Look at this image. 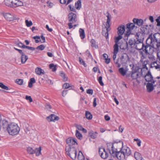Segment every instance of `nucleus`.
I'll list each match as a JSON object with an SVG mask.
<instances>
[{
  "label": "nucleus",
  "instance_id": "obj_38",
  "mask_svg": "<svg viewBox=\"0 0 160 160\" xmlns=\"http://www.w3.org/2000/svg\"><path fill=\"white\" fill-rule=\"evenodd\" d=\"M90 42L91 44V46L92 47L95 48L98 47V46L96 44V41L94 39H92Z\"/></svg>",
  "mask_w": 160,
  "mask_h": 160
},
{
  "label": "nucleus",
  "instance_id": "obj_35",
  "mask_svg": "<svg viewBox=\"0 0 160 160\" xmlns=\"http://www.w3.org/2000/svg\"><path fill=\"white\" fill-rule=\"evenodd\" d=\"M119 72L123 76H125L126 73V71L123 68H121L119 69Z\"/></svg>",
  "mask_w": 160,
  "mask_h": 160
},
{
  "label": "nucleus",
  "instance_id": "obj_2",
  "mask_svg": "<svg viewBox=\"0 0 160 160\" xmlns=\"http://www.w3.org/2000/svg\"><path fill=\"white\" fill-rule=\"evenodd\" d=\"M159 35L157 33L154 34L152 37L150 38V45L153 49H155L157 51L160 50V40L158 38Z\"/></svg>",
  "mask_w": 160,
  "mask_h": 160
},
{
  "label": "nucleus",
  "instance_id": "obj_60",
  "mask_svg": "<svg viewBox=\"0 0 160 160\" xmlns=\"http://www.w3.org/2000/svg\"><path fill=\"white\" fill-rule=\"evenodd\" d=\"M68 7H69L71 11L73 12L75 11V9L74 8L73 6H72L71 5H69Z\"/></svg>",
  "mask_w": 160,
  "mask_h": 160
},
{
  "label": "nucleus",
  "instance_id": "obj_37",
  "mask_svg": "<svg viewBox=\"0 0 160 160\" xmlns=\"http://www.w3.org/2000/svg\"><path fill=\"white\" fill-rule=\"evenodd\" d=\"M60 75L62 77V78L63 79V80L64 81L66 82L68 80V78L66 76L65 73H63L62 72H61L60 73Z\"/></svg>",
  "mask_w": 160,
  "mask_h": 160
},
{
  "label": "nucleus",
  "instance_id": "obj_5",
  "mask_svg": "<svg viewBox=\"0 0 160 160\" xmlns=\"http://www.w3.org/2000/svg\"><path fill=\"white\" fill-rule=\"evenodd\" d=\"M107 15L106 17L107 18V22L105 24V28L106 29V32L105 33V36L106 37L107 39L108 38L109 33L108 32L111 30L110 22L112 19V16L111 14L108 12H107Z\"/></svg>",
  "mask_w": 160,
  "mask_h": 160
},
{
  "label": "nucleus",
  "instance_id": "obj_57",
  "mask_svg": "<svg viewBox=\"0 0 160 160\" xmlns=\"http://www.w3.org/2000/svg\"><path fill=\"white\" fill-rule=\"evenodd\" d=\"M76 127L78 130L81 131L82 130L83 128L81 125H77Z\"/></svg>",
  "mask_w": 160,
  "mask_h": 160
},
{
  "label": "nucleus",
  "instance_id": "obj_15",
  "mask_svg": "<svg viewBox=\"0 0 160 160\" xmlns=\"http://www.w3.org/2000/svg\"><path fill=\"white\" fill-rule=\"evenodd\" d=\"M23 5V2L22 1L19 0H12V8H16Z\"/></svg>",
  "mask_w": 160,
  "mask_h": 160
},
{
  "label": "nucleus",
  "instance_id": "obj_4",
  "mask_svg": "<svg viewBox=\"0 0 160 160\" xmlns=\"http://www.w3.org/2000/svg\"><path fill=\"white\" fill-rule=\"evenodd\" d=\"M65 151L66 154L68 155L72 159L75 160L77 157V150L73 147H71L69 146H66Z\"/></svg>",
  "mask_w": 160,
  "mask_h": 160
},
{
  "label": "nucleus",
  "instance_id": "obj_24",
  "mask_svg": "<svg viewBox=\"0 0 160 160\" xmlns=\"http://www.w3.org/2000/svg\"><path fill=\"white\" fill-rule=\"evenodd\" d=\"M136 43V41L134 38L130 39L128 41V44L132 47H135Z\"/></svg>",
  "mask_w": 160,
  "mask_h": 160
},
{
  "label": "nucleus",
  "instance_id": "obj_48",
  "mask_svg": "<svg viewBox=\"0 0 160 160\" xmlns=\"http://www.w3.org/2000/svg\"><path fill=\"white\" fill-rule=\"evenodd\" d=\"M79 60L80 63L83 65L85 67H86L87 66V65L85 63L84 61L81 58H79Z\"/></svg>",
  "mask_w": 160,
  "mask_h": 160
},
{
  "label": "nucleus",
  "instance_id": "obj_58",
  "mask_svg": "<svg viewBox=\"0 0 160 160\" xmlns=\"http://www.w3.org/2000/svg\"><path fill=\"white\" fill-rule=\"evenodd\" d=\"M96 101H97V98H94L93 99V107H96L97 105Z\"/></svg>",
  "mask_w": 160,
  "mask_h": 160
},
{
  "label": "nucleus",
  "instance_id": "obj_46",
  "mask_svg": "<svg viewBox=\"0 0 160 160\" xmlns=\"http://www.w3.org/2000/svg\"><path fill=\"white\" fill-rule=\"evenodd\" d=\"M98 80L101 86H103L104 85V83L102 81V76L99 77Z\"/></svg>",
  "mask_w": 160,
  "mask_h": 160
},
{
  "label": "nucleus",
  "instance_id": "obj_17",
  "mask_svg": "<svg viewBox=\"0 0 160 160\" xmlns=\"http://www.w3.org/2000/svg\"><path fill=\"white\" fill-rule=\"evenodd\" d=\"M146 81L148 82H152L153 81V77L150 71H148L146 75L144 76Z\"/></svg>",
  "mask_w": 160,
  "mask_h": 160
},
{
  "label": "nucleus",
  "instance_id": "obj_14",
  "mask_svg": "<svg viewBox=\"0 0 160 160\" xmlns=\"http://www.w3.org/2000/svg\"><path fill=\"white\" fill-rule=\"evenodd\" d=\"M121 150L125 156H129L131 153L130 148L126 146L122 147Z\"/></svg>",
  "mask_w": 160,
  "mask_h": 160
},
{
  "label": "nucleus",
  "instance_id": "obj_50",
  "mask_svg": "<svg viewBox=\"0 0 160 160\" xmlns=\"http://www.w3.org/2000/svg\"><path fill=\"white\" fill-rule=\"evenodd\" d=\"M33 39H35V42L38 43L40 42V37L39 36H37L33 37Z\"/></svg>",
  "mask_w": 160,
  "mask_h": 160
},
{
  "label": "nucleus",
  "instance_id": "obj_26",
  "mask_svg": "<svg viewBox=\"0 0 160 160\" xmlns=\"http://www.w3.org/2000/svg\"><path fill=\"white\" fill-rule=\"evenodd\" d=\"M134 157L137 160H142L143 158L141 154L138 152H135L134 153Z\"/></svg>",
  "mask_w": 160,
  "mask_h": 160
},
{
  "label": "nucleus",
  "instance_id": "obj_21",
  "mask_svg": "<svg viewBox=\"0 0 160 160\" xmlns=\"http://www.w3.org/2000/svg\"><path fill=\"white\" fill-rule=\"evenodd\" d=\"M80 37L82 39H83L85 37V34L83 29L80 28L79 30Z\"/></svg>",
  "mask_w": 160,
  "mask_h": 160
},
{
  "label": "nucleus",
  "instance_id": "obj_54",
  "mask_svg": "<svg viewBox=\"0 0 160 160\" xmlns=\"http://www.w3.org/2000/svg\"><path fill=\"white\" fill-rule=\"evenodd\" d=\"M86 92L88 94L92 95L93 93V91L92 89H88L87 90Z\"/></svg>",
  "mask_w": 160,
  "mask_h": 160
},
{
  "label": "nucleus",
  "instance_id": "obj_16",
  "mask_svg": "<svg viewBox=\"0 0 160 160\" xmlns=\"http://www.w3.org/2000/svg\"><path fill=\"white\" fill-rule=\"evenodd\" d=\"M59 118L54 114H52L47 117V119L48 122L55 121L59 120Z\"/></svg>",
  "mask_w": 160,
  "mask_h": 160
},
{
  "label": "nucleus",
  "instance_id": "obj_49",
  "mask_svg": "<svg viewBox=\"0 0 160 160\" xmlns=\"http://www.w3.org/2000/svg\"><path fill=\"white\" fill-rule=\"evenodd\" d=\"M45 48V47L43 45H41L37 47L36 48V49L38 50H43Z\"/></svg>",
  "mask_w": 160,
  "mask_h": 160
},
{
  "label": "nucleus",
  "instance_id": "obj_22",
  "mask_svg": "<svg viewBox=\"0 0 160 160\" xmlns=\"http://www.w3.org/2000/svg\"><path fill=\"white\" fill-rule=\"evenodd\" d=\"M21 62L22 64L25 63L28 59V57L25 55L24 53L21 54Z\"/></svg>",
  "mask_w": 160,
  "mask_h": 160
},
{
  "label": "nucleus",
  "instance_id": "obj_28",
  "mask_svg": "<svg viewBox=\"0 0 160 160\" xmlns=\"http://www.w3.org/2000/svg\"><path fill=\"white\" fill-rule=\"evenodd\" d=\"M75 8L77 9H80L81 7V0H78L75 4Z\"/></svg>",
  "mask_w": 160,
  "mask_h": 160
},
{
  "label": "nucleus",
  "instance_id": "obj_42",
  "mask_svg": "<svg viewBox=\"0 0 160 160\" xmlns=\"http://www.w3.org/2000/svg\"><path fill=\"white\" fill-rule=\"evenodd\" d=\"M23 82V81L22 79H17L16 80V82L18 84L20 85H22Z\"/></svg>",
  "mask_w": 160,
  "mask_h": 160
},
{
  "label": "nucleus",
  "instance_id": "obj_51",
  "mask_svg": "<svg viewBox=\"0 0 160 160\" xmlns=\"http://www.w3.org/2000/svg\"><path fill=\"white\" fill-rule=\"evenodd\" d=\"M134 140L137 142V144L138 147H140L141 146V141L140 139L138 138H135L134 139Z\"/></svg>",
  "mask_w": 160,
  "mask_h": 160
},
{
  "label": "nucleus",
  "instance_id": "obj_31",
  "mask_svg": "<svg viewBox=\"0 0 160 160\" xmlns=\"http://www.w3.org/2000/svg\"><path fill=\"white\" fill-rule=\"evenodd\" d=\"M78 158V160H85L84 155L80 151L79 152Z\"/></svg>",
  "mask_w": 160,
  "mask_h": 160
},
{
  "label": "nucleus",
  "instance_id": "obj_39",
  "mask_svg": "<svg viewBox=\"0 0 160 160\" xmlns=\"http://www.w3.org/2000/svg\"><path fill=\"white\" fill-rule=\"evenodd\" d=\"M41 147H40L39 148H36V150H35V153H36V156H38L41 154Z\"/></svg>",
  "mask_w": 160,
  "mask_h": 160
},
{
  "label": "nucleus",
  "instance_id": "obj_64",
  "mask_svg": "<svg viewBox=\"0 0 160 160\" xmlns=\"http://www.w3.org/2000/svg\"><path fill=\"white\" fill-rule=\"evenodd\" d=\"M17 45L18 46L22 48V46L23 45H25L23 43H22L21 42H19L18 44Z\"/></svg>",
  "mask_w": 160,
  "mask_h": 160
},
{
  "label": "nucleus",
  "instance_id": "obj_19",
  "mask_svg": "<svg viewBox=\"0 0 160 160\" xmlns=\"http://www.w3.org/2000/svg\"><path fill=\"white\" fill-rule=\"evenodd\" d=\"M133 23L139 26H142L143 24V21L142 19H138L136 18H134L133 19Z\"/></svg>",
  "mask_w": 160,
  "mask_h": 160
},
{
  "label": "nucleus",
  "instance_id": "obj_30",
  "mask_svg": "<svg viewBox=\"0 0 160 160\" xmlns=\"http://www.w3.org/2000/svg\"><path fill=\"white\" fill-rule=\"evenodd\" d=\"M5 3L6 6L12 8V0H5Z\"/></svg>",
  "mask_w": 160,
  "mask_h": 160
},
{
  "label": "nucleus",
  "instance_id": "obj_62",
  "mask_svg": "<svg viewBox=\"0 0 160 160\" xmlns=\"http://www.w3.org/2000/svg\"><path fill=\"white\" fill-rule=\"evenodd\" d=\"M30 82H32V84H33L35 83L36 81L35 78H31L30 79Z\"/></svg>",
  "mask_w": 160,
  "mask_h": 160
},
{
  "label": "nucleus",
  "instance_id": "obj_23",
  "mask_svg": "<svg viewBox=\"0 0 160 160\" xmlns=\"http://www.w3.org/2000/svg\"><path fill=\"white\" fill-rule=\"evenodd\" d=\"M98 132H94L92 131H90L88 133V134L90 137L92 139H95L97 137Z\"/></svg>",
  "mask_w": 160,
  "mask_h": 160
},
{
  "label": "nucleus",
  "instance_id": "obj_61",
  "mask_svg": "<svg viewBox=\"0 0 160 160\" xmlns=\"http://www.w3.org/2000/svg\"><path fill=\"white\" fill-rule=\"evenodd\" d=\"M46 28L49 32H51L52 31V29L51 28H49V27L48 25H46Z\"/></svg>",
  "mask_w": 160,
  "mask_h": 160
},
{
  "label": "nucleus",
  "instance_id": "obj_40",
  "mask_svg": "<svg viewBox=\"0 0 160 160\" xmlns=\"http://www.w3.org/2000/svg\"><path fill=\"white\" fill-rule=\"evenodd\" d=\"M118 36L116 37L115 39V42L116 43H118V42L119 40L122 38V35L120 34H118Z\"/></svg>",
  "mask_w": 160,
  "mask_h": 160
},
{
  "label": "nucleus",
  "instance_id": "obj_9",
  "mask_svg": "<svg viewBox=\"0 0 160 160\" xmlns=\"http://www.w3.org/2000/svg\"><path fill=\"white\" fill-rule=\"evenodd\" d=\"M66 142L68 145V146H69L71 147H73L72 146L73 145H78L76 139L73 138L71 137L68 138L67 139Z\"/></svg>",
  "mask_w": 160,
  "mask_h": 160
},
{
  "label": "nucleus",
  "instance_id": "obj_27",
  "mask_svg": "<svg viewBox=\"0 0 160 160\" xmlns=\"http://www.w3.org/2000/svg\"><path fill=\"white\" fill-rule=\"evenodd\" d=\"M135 24L134 23H128L127 24V28L128 31H130L132 30L135 27Z\"/></svg>",
  "mask_w": 160,
  "mask_h": 160
},
{
  "label": "nucleus",
  "instance_id": "obj_41",
  "mask_svg": "<svg viewBox=\"0 0 160 160\" xmlns=\"http://www.w3.org/2000/svg\"><path fill=\"white\" fill-rule=\"evenodd\" d=\"M50 68L52 69L53 72H55L56 70V65H54L53 63L49 65Z\"/></svg>",
  "mask_w": 160,
  "mask_h": 160
},
{
  "label": "nucleus",
  "instance_id": "obj_29",
  "mask_svg": "<svg viewBox=\"0 0 160 160\" xmlns=\"http://www.w3.org/2000/svg\"><path fill=\"white\" fill-rule=\"evenodd\" d=\"M85 116L86 118L88 120H91L92 118V115L91 113L90 112L88 111H86Z\"/></svg>",
  "mask_w": 160,
  "mask_h": 160
},
{
  "label": "nucleus",
  "instance_id": "obj_13",
  "mask_svg": "<svg viewBox=\"0 0 160 160\" xmlns=\"http://www.w3.org/2000/svg\"><path fill=\"white\" fill-rule=\"evenodd\" d=\"M151 67L160 70V61L158 60L153 61L151 64Z\"/></svg>",
  "mask_w": 160,
  "mask_h": 160
},
{
  "label": "nucleus",
  "instance_id": "obj_44",
  "mask_svg": "<svg viewBox=\"0 0 160 160\" xmlns=\"http://www.w3.org/2000/svg\"><path fill=\"white\" fill-rule=\"evenodd\" d=\"M0 87L2 88V89L6 90H9V88L8 87L4 85L2 83L0 82Z\"/></svg>",
  "mask_w": 160,
  "mask_h": 160
},
{
  "label": "nucleus",
  "instance_id": "obj_33",
  "mask_svg": "<svg viewBox=\"0 0 160 160\" xmlns=\"http://www.w3.org/2000/svg\"><path fill=\"white\" fill-rule=\"evenodd\" d=\"M118 43H116L113 46V53H117L118 51Z\"/></svg>",
  "mask_w": 160,
  "mask_h": 160
},
{
  "label": "nucleus",
  "instance_id": "obj_52",
  "mask_svg": "<svg viewBox=\"0 0 160 160\" xmlns=\"http://www.w3.org/2000/svg\"><path fill=\"white\" fill-rule=\"evenodd\" d=\"M157 22V26H160V16H159L156 20Z\"/></svg>",
  "mask_w": 160,
  "mask_h": 160
},
{
  "label": "nucleus",
  "instance_id": "obj_7",
  "mask_svg": "<svg viewBox=\"0 0 160 160\" xmlns=\"http://www.w3.org/2000/svg\"><path fill=\"white\" fill-rule=\"evenodd\" d=\"M136 43L135 46L136 49L137 50H141L143 49L144 44L143 43V40L139 38V36L137 35Z\"/></svg>",
  "mask_w": 160,
  "mask_h": 160
},
{
  "label": "nucleus",
  "instance_id": "obj_10",
  "mask_svg": "<svg viewBox=\"0 0 160 160\" xmlns=\"http://www.w3.org/2000/svg\"><path fill=\"white\" fill-rule=\"evenodd\" d=\"M141 74L138 72H133L131 74V77L133 79H136L138 83H140V78Z\"/></svg>",
  "mask_w": 160,
  "mask_h": 160
},
{
  "label": "nucleus",
  "instance_id": "obj_6",
  "mask_svg": "<svg viewBox=\"0 0 160 160\" xmlns=\"http://www.w3.org/2000/svg\"><path fill=\"white\" fill-rule=\"evenodd\" d=\"M68 18L70 22L68 25L69 28L70 29L73 28L72 24L75 23L77 20L76 15L73 12H71L68 15Z\"/></svg>",
  "mask_w": 160,
  "mask_h": 160
},
{
  "label": "nucleus",
  "instance_id": "obj_36",
  "mask_svg": "<svg viewBox=\"0 0 160 160\" xmlns=\"http://www.w3.org/2000/svg\"><path fill=\"white\" fill-rule=\"evenodd\" d=\"M27 151L28 153L30 154H33L35 153V151L32 148L29 147L27 148Z\"/></svg>",
  "mask_w": 160,
  "mask_h": 160
},
{
  "label": "nucleus",
  "instance_id": "obj_55",
  "mask_svg": "<svg viewBox=\"0 0 160 160\" xmlns=\"http://www.w3.org/2000/svg\"><path fill=\"white\" fill-rule=\"evenodd\" d=\"M70 87L69 84L67 83H65L63 86V87L66 89Z\"/></svg>",
  "mask_w": 160,
  "mask_h": 160
},
{
  "label": "nucleus",
  "instance_id": "obj_32",
  "mask_svg": "<svg viewBox=\"0 0 160 160\" xmlns=\"http://www.w3.org/2000/svg\"><path fill=\"white\" fill-rule=\"evenodd\" d=\"M76 132L75 135L77 138L80 140L82 139V134L78 130H76Z\"/></svg>",
  "mask_w": 160,
  "mask_h": 160
},
{
  "label": "nucleus",
  "instance_id": "obj_18",
  "mask_svg": "<svg viewBox=\"0 0 160 160\" xmlns=\"http://www.w3.org/2000/svg\"><path fill=\"white\" fill-rule=\"evenodd\" d=\"M155 81H153L151 82L152 83H148L146 85L147 89L148 92H151L154 89L153 84L155 83Z\"/></svg>",
  "mask_w": 160,
  "mask_h": 160
},
{
  "label": "nucleus",
  "instance_id": "obj_56",
  "mask_svg": "<svg viewBox=\"0 0 160 160\" xmlns=\"http://www.w3.org/2000/svg\"><path fill=\"white\" fill-rule=\"evenodd\" d=\"M47 6L48 7H49L50 8H52L53 5V3H52L51 2H50L49 1L47 2Z\"/></svg>",
  "mask_w": 160,
  "mask_h": 160
},
{
  "label": "nucleus",
  "instance_id": "obj_34",
  "mask_svg": "<svg viewBox=\"0 0 160 160\" xmlns=\"http://www.w3.org/2000/svg\"><path fill=\"white\" fill-rule=\"evenodd\" d=\"M73 0H59L60 3L62 4L68 5Z\"/></svg>",
  "mask_w": 160,
  "mask_h": 160
},
{
  "label": "nucleus",
  "instance_id": "obj_1",
  "mask_svg": "<svg viewBox=\"0 0 160 160\" xmlns=\"http://www.w3.org/2000/svg\"><path fill=\"white\" fill-rule=\"evenodd\" d=\"M20 129V128L17 124L12 122L8 125L6 130L9 135L15 136L18 134Z\"/></svg>",
  "mask_w": 160,
  "mask_h": 160
},
{
  "label": "nucleus",
  "instance_id": "obj_63",
  "mask_svg": "<svg viewBox=\"0 0 160 160\" xmlns=\"http://www.w3.org/2000/svg\"><path fill=\"white\" fill-rule=\"evenodd\" d=\"M14 49H15V50L18 51V52L20 53L21 54H22L23 52H22V50H20V49H17V48H16L15 47H14Z\"/></svg>",
  "mask_w": 160,
  "mask_h": 160
},
{
  "label": "nucleus",
  "instance_id": "obj_59",
  "mask_svg": "<svg viewBox=\"0 0 160 160\" xmlns=\"http://www.w3.org/2000/svg\"><path fill=\"white\" fill-rule=\"evenodd\" d=\"M104 118L107 121L109 120L110 119V117L108 115H106L104 116Z\"/></svg>",
  "mask_w": 160,
  "mask_h": 160
},
{
  "label": "nucleus",
  "instance_id": "obj_11",
  "mask_svg": "<svg viewBox=\"0 0 160 160\" xmlns=\"http://www.w3.org/2000/svg\"><path fill=\"white\" fill-rule=\"evenodd\" d=\"M99 153L101 157L103 159H106L108 157V154L105 148H100L99 150Z\"/></svg>",
  "mask_w": 160,
  "mask_h": 160
},
{
  "label": "nucleus",
  "instance_id": "obj_45",
  "mask_svg": "<svg viewBox=\"0 0 160 160\" xmlns=\"http://www.w3.org/2000/svg\"><path fill=\"white\" fill-rule=\"evenodd\" d=\"M148 63V61L147 60H145L142 63V68H146L147 69H148V68L147 67V65Z\"/></svg>",
  "mask_w": 160,
  "mask_h": 160
},
{
  "label": "nucleus",
  "instance_id": "obj_20",
  "mask_svg": "<svg viewBox=\"0 0 160 160\" xmlns=\"http://www.w3.org/2000/svg\"><path fill=\"white\" fill-rule=\"evenodd\" d=\"M125 30V27L124 25H121L118 28V33L121 35H123Z\"/></svg>",
  "mask_w": 160,
  "mask_h": 160
},
{
  "label": "nucleus",
  "instance_id": "obj_53",
  "mask_svg": "<svg viewBox=\"0 0 160 160\" xmlns=\"http://www.w3.org/2000/svg\"><path fill=\"white\" fill-rule=\"evenodd\" d=\"M25 99L28 100H29V102H32V98L30 96H26L25 97Z\"/></svg>",
  "mask_w": 160,
  "mask_h": 160
},
{
  "label": "nucleus",
  "instance_id": "obj_43",
  "mask_svg": "<svg viewBox=\"0 0 160 160\" xmlns=\"http://www.w3.org/2000/svg\"><path fill=\"white\" fill-rule=\"evenodd\" d=\"M26 25L28 27H30L32 25V22L31 21H28V20H26L25 21Z\"/></svg>",
  "mask_w": 160,
  "mask_h": 160
},
{
  "label": "nucleus",
  "instance_id": "obj_3",
  "mask_svg": "<svg viewBox=\"0 0 160 160\" xmlns=\"http://www.w3.org/2000/svg\"><path fill=\"white\" fill-rule=\"evenodd\" d=\"M117 149L114 148L113 145H112L111 150L109 152L114 158H117L120 160H124L125 158V156L121 150L119 152H117Z\"/></svg>",
  "mask_w": 160,
  "mask_h": 160
},
{
  "label": "nucleus",
  "instance_id": "obj_25",
  "mask_svg": "<svg viewBox=\"0 0 160 160\" xmlns=\"http://www.w3.org/2000/svg\"><path fill=\"white\" fill-rule=\"evenodd\" d=\"M35 72L36 74L39 75H40L42 74H43L44 73V71L39 67H37L35 69Z\"/></svg>",
  "mask_w": 160,
  "mask_h": 160
},
{
  "label": "nucleus",
  "instance_id": "obj_8",
  "mask_svg": "<svg viewBox=\"0 0 160 160\" xmlns=\"http://www.w3.org/2000/svg\"><path fill=\"white\" fill-rule=\"evenodd\" d=\"M142 50L146 54L152 53L154 51V50L151 45L147 43L146 45H144Z\"/></svg>",
  "mask_w": 160,
  "mask_h": 160
},
{
  "label": "nucleus",
  "instance_id": "obj_47",
  "mask_svg": "<svg viewBox=\"0 0 160 160\" xmlns=\"http://www.w3.org/2000/svg\"><path fill=\"white\" fill-rule=\"evenodd\" d=\"M23 48H26L29 50H31L32 51H34L35 50V48L32 47H30L28 46H26L25 45H23L22 46Z\"/></svg>",
  "mask_w": 160,
  "mask_h": 160
},
{
  "label": "nucleus",
  "instance_id": "obj_12",
  "mask_svg": "<svg viewBox=\"0 0 160 160\" xmlns=\"http://www.w3.org/2000/svg\"><path fill=\"white\" fill-rule=\"evenodd\" d=\"M4 17L8 21H11L16 19V16L13 13H7L5 14Z\"/></svg>",
  "mask_w": 160,
  "mask_h": 160
}]
</instances>
